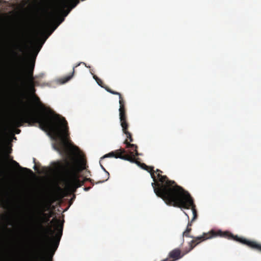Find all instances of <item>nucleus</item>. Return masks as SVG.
<instances>
[{
    "instance_id": "obj_17",
    "label": "nucleus",
    "mask_w": 261,
    "mask_h": 261,
    "mask_svg": "<svg viewBox=\"0 0 261 261\" xmlns=\"http://www.w3.org/2000/svg\"><path fill=\"white\" fill-rule=\"evenodd\" d=\"M101 166L102 168L103 169V170L106 171V176L107 177H106V178L105 179H103L102 181H100L98 182H104L105 181L107 180L108 179V178H109V172H108L107 171H106L105 169L103 168V167L101 165Z\"/></svg>"
},
{
    "instance_id": "obj_8",
    "label": "nucleus",
    "mask_w": 261,
    "mask_h": 261,
    "mask_svg": "<svg viewBox=\"0 0 261 261\" xmlns=\"http://www.w3.org/2000/svg\"><path fill=\"white\" fill-rule=\"evenodd\" d=\"M79 3V0H61L53 10L47 13L46 18L47 22H53L61 15L67 16L70 10H67L66 8L69 6L72 9Z\"/></svg>"
},
{
    "instance_id": "obj_18",
    "label": "nucleus",
    "mask_w": 261,
    "mask_h": 261,
    "mask_svg": "<svg viewBox=\"0 0 261 261\" xmlns=\"http://www.w3.org/2000/svg\"><path fill=\"white\" fill-rule=\"evenodd\" d=\"M163 172L159 170V169H156V170L155 171V176H156V179L158 180V176H157V175L158 173H160L161 175V173H162Z\"/></svg>"
},
{
    "instance_id": "obj_15",
    "label": "nucleus",
    "mask_w": 261,
    "mask_h": 261,
    "mask_svg": "<svg viewBox=\"0 0 261 261\" xmlns=\"http://www.w3.org/2000/svg\"><path fill=\"white\" fill-rule=\"evenodd\" d=\"M25 37L24 36L23 37L22 42L21 44H18L16 45V48L17 49H19L20 51H22V46H24L25 47H27V45L25 43Z\"/></svg>"
},
{
    "instance_id": "obj_4",
    "label": "nucleus",
    "mask_w": 261,
    "mask_h": 261,
    "mask_svg": "<svg viewBox=\"0 0 261 261\" xmlns=\"http://www.w3.org/2000/svg\"><path fill=\"white\" fill-rule=\"evenodd\" d=\"M169 206L180 208H191L193 213V222L197 217V213L194 200L189 193L182 187L177 186L171 193L163 200Z\"/></svg>"
},
{
    "instance_id": "obj_11",
    "label": "nucleus",
    "mask_w": 261,
    "mask_h": 261,
    "mask_svg": "<svg viewBox=\"0 0 261 261\" xmlns=\"http://www.w3.org/2000/svg\"><path fill=\"white\" fill-rule=\"evenodd\" d=\"M191 225H192V222H189L186 230L183 232L182 234L181 244H183V243H184V237L192 238L193 239V240H194V238H196V237H192V236H190V232H191V231L192 230V229L191 228Z\"/></svg>"
},
{
    "instance_id": "obj_25",
    "label": "nucleus",
    "mask_w": 261,
    "mask_h": 261,
    "mask_svg": "<svg viewBox=\"0 0 261 261\" xmlns=\"http://www.w3.org/2000/svg\"><path fill=\"white\" fill-rule=\"evenodd\" d=\"M185 214L187 216V217L189 218V216L186 213H185Z\"/></svg>"
},
{
    "instance_id": "obj_1",
    "label": "nucleus",
    "mask_w": 261,
    "mask_h": 261,
    "mask_svg": "<svg viewBox=\"0 0 261 261\" xmlns=\"http://www.w3.org/2000/svg\"><path fill=\"white\" fill-rule=\"evenodd\" d=\"M54 118L58 122V125L53 123L42 113L25 107L21 114L14 118L13 121L17 126H21L23 123H28L31 125L38 123L42 129L49 130L55 139L60 141L58 145L54 146L55 149L60 153H67L69 136L68 123L65 118L59 115L55 114Z\"/></svg>"
},
{
    "instance_id": "obj_21",
    "label": "nucleus",
    "mask_w": 261,
    "mask_h": 261,
    "mask_svg": "<svg viewBox=\"0 0 261 261\" xmlns=\"http://www.w3.org/2000/svg\"><path fill=\"white\" fill-rule=\"evenodd\" d=\"M73 147H74V148L75 149H76V150H78V149H79L78 147H76V146H74Z\"/></svg>"
},
{
    "instance_id": "obj_13",
    "label": "nucleus",
    "mask_w": 261,
    "mask_h": 261,
    "mask_svg": "<svg viewBox=\"0 0 261 261\" xmlns=\"http://www.w3.org/2000/svg\"><path fill=\"white\" fill-rule=\"evenodd\" d=\"M41 212L40 214L43 216L44 218V220L45 222H48V221L49 220V218L51 217V215L50 214L49 215H47L46 214L44 213V212L46 211V210L44 208V206L43 205H41L40 206Z\"/></svg>"
},
{
    "instance_id": "obj_14",
    "label": "nucleus",
    "mask_w": 261,
    "mask_h": 261,
    "mask_svg": "<svg viewBox=\"0 0 261 261\" xmlns=\"http://www.w3.org/2000/svg\"><path fill=\"white\" fill-rule=\"evenodd\" d=\"M93 77L95 80V81H96L97 83L100 87H101L102 88H105L106 90H107V89H110L108 87L105 86V85H104L101 79H100L99 78H98L97 76L94 75Z\"/></svg>"
},
{
    "instance_id": "obj_5",
    "label": "nucleus",
    "mask_w": 261,
    "mask_h": 261,
    "mask_svg": "<svg viewBox=\"0 0 261 261\" xmlns=\"http://www.w3.org/2000/svg\"><path fill=\"white\" fill-rule=\"evenodd\" d=\"M137 164L140 166L143 169L150 173L153 182L151 185L156 196L164 200L171 191L177 186L173 180H169L166 175H161L158 173L157 175L158 180L156 179L154 167L148 166L144 163Z\"/></svg>"
},
{
    "instance_id": "obj_26",
    "label": "nucleus",
    "mask_w": 261,
    "mask_h": 261,
    "mask_svg": "<svg viewBox=\"0 0 261 261\" xmlns=\"http://www.w3.org/2000/svg\"><path fill=\"white\" fill-rule=\"evenodd\" d=\"M41 47H42V46H40V48H39V50L40 49Z\"/></svg>"
},
{
    "instance_id": "obj_23",
    "label": "nucleus",
    "mask_w": 261,
    "mask_h": 261,
    "mask_svg": "<svg viewBox=\"0 0 261 261\" xmlns=\"http://www.w3.org/2000/svg\"><path fill=\"white\" fill-rule=\"evenodd\" d=\"M86 172H87V173H89V174L90 173V171H89V170H86Z\"/></svg>"
},
{
    "instance_id": "obj_22",
    "label": "nucleus",
    "mask_w": 261,
    "mask_h": 261,
    "mask_svg": "<svg viewBox=\"0 0 261 261\" xmlns=\"http://www.w3.org/2000/svg\"><path fill=\"white\" fill-rule=\"evenodd\" d=\"M34 169L35 170H37V167H36V166H34Z\"/></svg>"
},
{
    "instance_id": "obj_10",
    "label": "nucleus",
    "mask_w": 261,
    "mask_h": 261,
    "mask_svg": "<svg viewBox=\"0 0 261 261\" xmlns=\"http://www.w3.org/2000/svg\"><path fill=\"white\" fill-rule=\"evenodd\" d=\"M231 240H234L242 244L247 245L253 249L261 252V244L256 241L248 240L242 237H239L238 236H234L233 234Z\"/></svg>"
},
{
    "instance_id": "obj_7",
    "label": "nucleus",
    "mask_w": 261,
    "mask_h": 261,
    "mask_svg": "<svg viewBox=\"0 0 261 261\" xmlns=\"http://www.w3.org/2000/svg\"><path fill=\"white\" fill-rule=\"evenodd\" d=\"M35 60V59H34L31 61L25 71L24 83L28 89L32 93V99L36 108L44 113L48 112L51 114H54V113L50 109L47 108L41 101L39 97L35 94L36 90L35 87L37 85V83L35 81L33 76Z\"/></svg>"
},
{
    "instance_id": "obj_19",
    "label": "nucleus",
    "mask_w": 261,
    "mask_h": 261,
    "mask_svg": "<svg viewBox=\"0 0 261 261\" xmlns=\"http://www.w3.org/2000/svg\"><path fill=\"white\" fill-rule=\"evenodd\" d=\"M91 189V187H85L84 188V190L86 191H87L88 190H89L90 189Z\"/></svg>"
},
{
    "instance_id": "obj_12",
    "label": "nucleus",
    "mask_w": 261,
    "mask_h": 261,
    "mask_svg": "<svg viewBox=\"0 0 261 261\" xmlns=\"http://www.w3.org/2000/svg\"><path fill=\"white\" fill-rule=\"evenodd\" d=\"M11 162L13 165H14L16 167L18 168L20 170L26 172L31 175L33 174V172L31 169L24 167H22L16 161L12 160Z\"/></svg>"
},
{
    "instance_id": "obj_16",
    "label": "nucleus",
    "mask_w": 261,
    "mask_h": 261,
    "mask_svg": "<svg viewBox=\"0 0 261 261\" xmlns=\"http://www.w3.org/2000/svg\"><path fill=\"white\" fill-rule=\"evenodd\" d=\"M81 64H83L85 65V63H84V62H81V63H80L78 64H77V65H76L75 66H74V67H73V71H72V72L71 75H69V76H68L66 77V78H65V82H67V81H68L69 80H70L72 77V76H73V74H74V73L75 68L76 67H77V66H79Z\"/></svg>"
},
{
    "instance_id": "obj_3",
    "label": "nucleus",
    "mask_w": 261,
    "mask_h": 261,
    "mask_svg": "<svg viewBox=\"0 0 261 261\" xmlns=\"http://www.w3.org/2000/svg\"><path fill=\"white\" fill-rule=\"evenodd\" d=\"M61 168L63 171L62 180L66 190L68 192H75L76 189L84 185L86 181H89L93 185V180L90 178L85 177L82 180L80 179V174L83 170L86 169L85 162L76 165L66 161L65 165H61Z\"/></svg>"
},
{
    "instance_id": "obj_2",
    "label": "nucleus",
    "mask_w": 261,
    "mask_h": 261,
    "mask_svg": "<svg viewBox=\"0 0 261 261\" xmlns=\"http://www.w3.org/2000/svg\"><path fill=\"white\" fill-rule=\"evenodd\" d=\"M50 223L54 225V229L49 226L47 227L48 234L45 235L43 249L32 254L35 261H53V256L58 248L63 234V223H61L60 220L56 218H54Z\"/></svg>"
},
{
    "instance_id": "obj_20",
    "label": "nucleus",
    "mask_w": 261,
    "mask_h": 261,
    "mask_svg": "<svg viewBox=\"0 0 261 261\" xmlns=\"http://www.w3.org/2000/svg\"><path fill=\"white\" fill-rule=\"evenodd\" d=\"M39 227L42 229L44 228V227L43 226V225L41 224H39Z\"/></svg>"
},
{
    "instance_id": "obj_9",
    "label": "nucleus",
    "mask_w": 261,
    "mask_h": 261,
    "mask_svg": "<svg viewBox=\"0 0 261 261\" xmlns=\"http://www.w3.org/2000/svg\"><path fill=\"white\" fill-rule=\"evenodd\" d=\"M107 91L112 94L117 95L119 96L120 105L119 111L120 124L122 128H124V129H125V127L128 126L129 125L127 121V117L126 110L125 108L124 100H123L121 94L119 92L113 91L111 89H107Z\"/></svg>"
},
{
    "instance_id": "obj_24",
    "label": "nucleus",
    "mask_w": 261,
    "mask_h": 261,
    "mask_svg": "<svg viewBox=\"0 0 261 261\" xmlns=\"http://www.w3.org/2000/svg\"><path fill=\"white\" fill-rule=\"evenodd\" d=\"M20 102H21V103H22L24 105V102H23V101L22 100H21Z\"/></svg>"
},
{
    "instance_id": "obj_6",
    "label": "nucleus",
    "mask_w": 261,
    "mask_h": 261,
    "mask_svg": "<svg viewBox=\"0 0 261 261\" xmlns=\"http://www.w3.org/2000/svg\"><path fill=\"white\" fill-rule=\"evenodd\" d=\"M122 128L123 133L126 135V137L124 143L126 145L125 148L128 149L125 150L124 148H121L106 154L101 159L105 158H119L123 160L128 161L131 163L139 164L140 163L136 158V156L139 155L137 150L138 146L136 144L130 143V142L133 141V139L131 133L128 130V126H126L125 129L124 128Z\"/></svg>"
}]
</instances>
